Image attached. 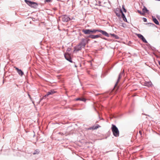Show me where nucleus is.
<instances>
[{"mask_svg": "<svg viewBox=\"0 0 160 160\" xmlns=\"http://www.w3.org/2000/svg\"><path fill=\"white\" fill-rule=\"evenodd\" d=\"M25 2L31 7L34 8H37L38 6L39 3L31 1L29 0H24Z\"/></svg>", "mask_w": 160, "mask_h": 160, "instance_id": "1", "label": "nucleus"}, {"mask_svg": "<svg viewBox=\"0 0 160 160\" xmlns=\"http://www.w3.org/2000/svg\"><path fill=\"white\" fill-rule=\"evenodd\" d=\"M82 31L84 34L89 35H92V34L96 33L97 32V29H84L82 30Z\"/></svg>", "mask_w": 160, "mask_h": 160, "instance_id": "2", "label": "nucleus"}, {"mask_svg": "<svg viewBox=\"0 0 160 160\" xmlns=\"http://www.w3.org/2000/svg\"><path fill=\"white\" fill-rule=\"evenodd\" d=\"M111 130L112 132L113 135L115 137L119 136V132L118 128L114 124H112Z\"/></svg>", "mask_w": 160, "mask_h": 160, "instance_id": "3", "label": "nucleus"}, {"mask_svg": "<svg viewBox=\"0 0 160 160\" xmlns=\"http://www.w3.org/2000/svg\"><path fill=\"white\" fill-rule=\"evenodd\" d=\"M61 17L62 18V21L63 22H68L71 20L70 18L67 15H62Z\"/></svg>", "mask_w": 160, "mask_h": 160, "instance_id": "4", "label": "nucleus"}, {"mask_svg": "<svg viewBox=\"0 0 160 160\" xmlns=\"http://www.w3.org/2000/svg\"><path fill=\"white\" fill-rule=\"evenodd\" d=\"M64 56L65 58L68 61L70 62L73 63V62L72 60V58L70 54L68 52H66L64 54Z\"/></svg>", "mask_w": 160, "mask_h": 160, "instance_id": "5", "label": "nucleus"}, {"mask_svg": "<svg viewBox=\"0 0 160 160\" xmlns=\"http://www.w3.org/2000/svg\"><path fill=\"white\" fill-rule=\"evenodd\" d=\"M122 11L121 8H117L114 10V12L116 14V16L118 18H120V13L121 14L122 13Z\"/></svg>", "mask_w": 160, "mask_h": 160, "instance_id": "6", "label": "nucleus"}, {"mask_svg": "<svg viewBox=\"0 0 160 160\" xmlns=\"http://www.w3.org/2000/svg\"><path fill=\"white\" fill-rule=\"evenodd\" d=\"M97 32H100L102 33V35L105 36L107 37H110L109 35L106 31L101 29H97Z\"/></svg>", "mask_w": 160, "mask_h": 160, "instance_id": "7", "label": "nucleus"}, {"mask_svg": "<svg viewBox=\"0 0 160 160\" xmlns=\"http://www.w3.org/2000/svg\"><path fill=\"white\" fill-rule=\"evenodd\" d=\"M137 35L138 38L140 39L143 42L145 43H148L147 41L142 35L141 34H137Z\"/></svg>", "mask_w": 160, "mask_h": 160, "instance_id": "8", "label": "nucleus"}, {"mask_svg": "<svg viewBox=\"0 0 160 160\" xmlns=\"http://www.w3.org/2000/svg\"><path fill=\"white\" fill-rule=\"evenodd\" d=\"M86 39L83 38L81 39V41L79 43L84 48L86 45Z\"/></svg>", "mask_w": 160, "mask_h": 160, "instance_id": "9", "label": "nucleus"}, {"mask_svg": "<svg viewBox=\"0 0 160 160\" xmlns=\"http://www.w3.org/2000/svg\"><path fill=\"white\" fill-rule=\"evenodd\" d=\"M82 48V47L79 43L76 46L74 47V52H78Z\"/></svg>", "mask_w": 160, "mask_h": 160, "instance_id": "10", "label": "nucleus"}, {"mask_svg": "<svg viewBox=\"0 0 160 160\" xmlns=\"http://www.w3.org/2000/svg\"><path fill=\"white\" fill-rule=\"evenodd\" d=\"M56 92L54 90L51 89L47 92V94L45 95L44 96V97H47L49 95H52V94L56 93Z\"/></svg>", "mask_w": 160, "mask_h": 160, "instance_id": "11", "label": "nucleus"}, {"mask_svg": "<svg viewBox=\"0 0 160 160\" xmlns=\"http://www.w3.org/2000/svg\"><path fill=\"white\" fill-rule=\"evenodd\" d=\"M15 68L19 75L22 76L24 74L23 72L21 69H19L17 67H15Z\"/></svg>", "mask_w": 160, "mask_h": 160, "instance_id": "12", "label": "nucleus"}, {"mask_svg": "<svg viewBox=\"0 0 160 160\" xmlns=\"http://www.w3.org/2000/svg\"><path fill=\"white\" fill-rule=\"evenodd\" d=\"M98 36L97 35H93L92 34V35H88L87 37V38H90L92 39H95L96 38H98Z\"/></svg>", "mask_w": 160, "mask_h": 160, "instance_id": "13", "label": "nucleus"}, {"mask_svg": "<svg viewBox=\"0 0 160 160\" xmlns=\"http://www.w3.org/2000/svg\"><path fill=\"white\" fill-rule=\"evenodd\" d=\"M152 20L153 22L157 25H159V22L157 19L154 17L152 16Z\"/></svg>", "mask_w": 160, "mask_h": 160, "instance_id": "14", "label": "nucleus"}, {"mask_svg": "<svg viewBox=\"0 0 160 160\" xmlns=\"http://www.w3.org/2000/svg\"><path fill=\"white\" fill-rule=\"evenodd\" d=\"M142 12L143 13V14H144L145 13H148L149 12V11L145 6H144L142 9Z\"/></svg>", "mask_w": 160, "mask_h": 160, "instance_id": "15", "label": "nucleus"}, {"mask_svg": "<svg viewBox=\"0 0 160 160\" xmlns=\"http://www.w3.org/2000/svg\"><path fill=\"white\" fill-rule=\"evenodd\" d=\"M122 77V76L121 75H120L119 74L118 78L117 79V82H116V84H115V85H114V88L115 87H117V85L118 84V83L119 82V81L120 80V79Z\"/></svg>", "mask_w": 160, "mask_h": 160, "instance_id": "16", "label": "nucleus"}, {"mask_svg": "<svg viewBox=\"0 0 160 160\" xmlns=\"http://www.w3.org/2000/svg\"><path fill=\"white\" fill-rule=\"evenodd\" d=\"M122 14V17L123 18V20L124 21L128 22V21L125 15L124 14L123 12L121 13Z\"/></svg>", "mask_w": 160, "mask_h": 160, "instance_id": "17", "label": "nucleus"}, {"mask_svg": "<svg viewBox=\"0 0 160 160\" xmlns=\"http://www.w3.org/2000/svg\"><path fill=\"white\" fill-rule=\"evenodd\" d=\"M110 35H111L113 38H114L116 39H119V37L118 36L114 33H110Z\"/></svg>", "mask_w": 160, "mask_h": 160, "instance_id": "18", "label": "nucleus"}, {"mask_svg": "<svg viewBox=\"0 0 160 160\" xmlns=\"http://www.w3.org/2000/svg\"><path fill=\"white\" fill-rule=\"evenodd\" d=\"M145 24L148 25V26L149 27H155L156 26L154 24L152 23L148 22L145 23Z\"/></svg>", "mask_w": 160, "mask_h": 160, "instance_id": "19", "label": "nucleus"}, {"mask_svg": "<svg viewBox=\"0 0 160 160\" xmlns=\"http://www.w3.org/2000/svg\"><path fill=\"white\" fill-rule=\"evenodd\" d=\"M76 101H80L84 102H85L86 101V99L84 98H76L75 99Z\"/></svg>", "mask_w": 160, "mask_h": 160, "instance_id": "20", "label": "nucleus"}, {"mask_svg": "<svg viewBox=\"0 0 160 160\" xmlns=\"http://www.w3.org/2000/svg\"><path fill=\"white\" fill-rule=\"evenodd\" d=\"M97 35H98V38H100L103 40H108V39L107 38L102 37V33L101 34H97Z\"/></svg>", "mask_w": 160, "mask_h": 160, "instance_id": "21", "label": "nucleus"}, {"mask_svg": "<svg viewBox=\"0 0 160 160\" xmlns=\"http://www.w3.org/2000/svg\"><path fill=\"white\" fill-rule=\"evenodd\" d=\"M146 84V85H145L148 86V87H150L152 85V83L151 82H147Z\"/></svg>", "mask_w": 160, "mask_h": 160, "instance_id": "22", "label": "nucleus"}, {"mask_svg": "<svg viewBox=\"0 0 160 160\" xmlns=\"http://www.w3.org/2000/svg\"><path fill=\"white\" fill-rule=\"evenodd\" d=\"M87 129L88 130H95V129L94 128V126H93L91 127L88 128H87Z\"/></svg>", "mask_w": 160, "mask_h": 160, "instance_id": "23", "label": "nucleus"}, {"mask_svg": "<svg viewBox=\"0 0 160 160\" xmlns=\"http://www.w3.org/2000/svg\"><path fill=\"white\" fill-rule=\"evenodd\" d=\"M40 151L38 149L36 150L33 153V154H38L39 153Z\"/></svg>", "mask_w": 160, "mask_h": 160, "instance_id": "24", "label": "nucleus"}, {"mask_svg": "<svg viewBox=\"0 0 160 160\" xmlns=\"http://www.w3.org/2000/svg\"><path fill=\"white\" fill-rule=\"evenodd\" d=\"M149 49H151L153 51H156V48L152 46L151 45H150Z\"/></svg>", "mask_w": 160, "mask_h": 160, "instance_id": "25", "label": "nucleus"}, {"mask_svg": "<svg viewBox=\"0 0 160 160\" xmlns=\"http://www.w3.org/2000/svg\"><path fill=\"white\" fill-rule=\"evenodd\" d=\"M122 9H123V11H124L125 12H127V10H126V9L125 8L124 5H122Z\"/></svg>", "mask_w": 160, "mask_h": 160, "instance_id": "26", "label": "nucleus"}, {"mask_svg": "<svg viewBox=\"0 0 160 160\" xmlns=\"http://www.w3.org/2000/svg\"><path fill=\"white\" fill-rule=\"evenodd\" d=\"M100 127V126L98 124H97L96 126H94V128L95 129H97L98 128Z\"/></svg>", "mask_w": 160, "mask_h": 160, "instance_id": "27", "label": "nucleus"}, {"mask_svg": "<svg viewBox=\"0 0 160 160\" xmlns=\"http://www.w3.org/2000/svg\"><path fill=\"white\" fill-rule=\"evenodd\" d=\"M101 3V2L100 1H98V3H96L95 4V5H97V6H101V5L100 4Z\"/></svg>", "mask_w": 160, "mask_h": 160, "instance_id": "28", "label": "nucleus"}, {"mask_svg": "<svg viewBox=\"0 0 160 160\" xmlns=\"http://www.w3.org/2000/svg\"><path fill=\"white\" fill-rule=\"evenodd\" d=\"M138 12L141 15H143V13L141 11L138 10Z\"/></svg>", "mask_w": 160, "mask_h": 160, "instance_id": "29", "label": "nucleus"}, {"mask_svg": "<svg viewBox=\"0 0 160 160\" xmlns=\"http://www.w3.org/2000/svg\"><path fill=\"white\" fill-rule=\"evenodd\" d=\"M142 19L144 22H147V19L146 18H143Z\"/></svg>", "mask_w": 160, "mask_h": 160, "instance_id": "30", "label": "nucleus"}, {"mask_svg": "<svg viewBox=\"0 0 160 160\" xmlns=\"http://www.w3.org/2000/svg\"><path fill=\"white\" fill-rule=\"evenodd\" d=\"M124 70H123L119 74V75H120L122 76L124 73Z\"/></svg>", "mask_w": 160, "mask_h": 160, "instance_id": "31", "label": "nucleus"}, {"mask_svg": "<svg viewBox=\"0 0 160 160\" xmlns=\"http://www.w3.org/2000/svg\"><path fill=\"white\" fill-rule=\"evenodd\" d=\"M71 50V48H68L67 50V52H69Z\"/></svg>", "mask_w": 160, "mask_h": 160, "instance_id": "32", "label": "nucleus"}, {"mask_svg": "<svg viewBox=\"0 0 160 160\" xmlns=\"http://www.w3.org/2000/svg\"><path fill=\"white\" fill-rule=\"evenodd\" d=\"M52 0H45V2H51Z\"/></svg>", "mask_w": 160, "mask_h": 160, "instance_id": "33", "label": "nucleus"}, {"mask_svg": "<svg viewBox=\"0 0 160 160\" xmlns=\"http://www.w3.org/2000/svg\"><path fill=\"white\" fill-rule=\"evenodd\" d=\"M86 41H87L86 42V44H88V43L89 41L90 40L89 39H86Z\"/></svg>", "mask_w": 160, "mask_h": 160, "instance_id": "34", "label": "nucleus"}, {"mask_svg": "<svg viewBox=\"0 0 160 160\" xmlns=\"http://www.w3.org/2000/svg\"><path fill=\"white\" fill-rule=\"evenodd\" d=\"M157 18L160 21V16L159 15H157Z\"/></svg>", "mask_w": 160, "mask_h": 160, "instance_id": "35", "label": "nucleus"}, {"mask_svg": "<svg viewBox=\"0 0 160 160\" xmlns=\"http://www.w3.org/2000/svg\"><path fill=\"white\" fill-rule=\"evenodd\" d=\"M28 96L29 98L31 100L32 99V98L31 97V96L29 93H28Z\"/></svg>", "mask_w": 160, "mask_h": 160, "instance_id": "36", "label": "nucleus"}, {"mask_svg": "<svg viewBox=\"0 0 160 160\" xmlns=\"http://www.w3.org/2000/svg\"><path fill=\"white\" fill-rule=\"evenodd\" d=\"M45 97H44V96L42 97V98H41L40 99V101H39V102H41L42 101V100L43 99H44V98Z\"/></svg>", "mask_w": 160, "mask_h": 160, "instance_id": "37", "label": "nucleus"}, {"mask_svg": "<svg viewBox=\"0 0 160 160\" xmlns=\"http://www.w3.org/2000/svg\"><path fill=\"white\" fill-rule=\"evenodd\" d=\"M147 46L148 47V48H149L150 45H151L150 44L148 43V42L147 43Z\"/></svg>", "mask_w": 160, "mask_h": 160, "instance_id": "38", "label": "nucleus"}, {"mask_svg": "<svg viewBox=\"0 0 160 160\" xmlns=\"http://www.w3.org/2000/svg\"><path fill=\"white\" fill-rule=\"evenodd\" d=\"M122 25H121V26L123 27V28H125V26H124V24L125 25V24L124 23H122Z\"/></svg>", "mask_w": 160, "mask_h": 160, "instance_id": "39", "label": "nucleus"}, {"mask_svg": "<svg viewBox=\"0 0 160 160\" xmlns=\"http://www.w3.org/2000/svg\"><path fill=\"white\" fill-rule=\"evenodd\" d=\"M73 62L75 64L74 67L75 68H77V66L76 65V64L75 63V62Z\"/></svg>", "mask_w": 160, "mask_h": 160, "instance_id": "40", "label": "nucleus"}, {"mask_svg": "<svg viewBox=\"0 0 160 160\" xmlns=\"http://www.w3.org/2000/svg\"><path fill=\"white\" fill-rule=\"evenodd\" d=\"M109 151V152H111V151ZM109 152V151H107V152H104V154H105L106 153H108Z\"/></svg>", "mask_w": 160, "mask_h": 160, "instance_id": "41", "label": "nucleus"}, {"mask_svg": "<svg viewBox=\"0 0 160 160\" xmlns=\"http://www.w3.org/2000/svg\"><path fill=\"white\" fill-rule=\"evenodd\" d=\"M132 43V42L131 41H129L128 42V44H130Z\"/></svg>", "mask_w": 160, "mask_h": 160, "instance_id": "42", "label": "nucleus"}, {"mask_svg": "<svg viewBox=\"0 0 160 160\" xmlns=\"http://www.w3.org/2000/svg\"><path fill=\"white\" fill-rule=\"evenodd\" d=\"M139 133H140V134L141 135V134H142V132H141V131H139Z\"/></svg>", "mask_w": 160, "mask_h": 160, "instance_id": "43", "label": "nucleus"}, {"mask_svg": "<svg viewBox=\"0 0 160 160\" xmlns=\"http://www.w3.org/2000/svg\"><path fill=\"white\" fill-rule=\"evenodd\" d=\"M158 62V64H159V65L160 66V61H159Z\"/></svg>", "mask_w": 160, "mask_h": 160, "instance_id": "44", "label": "nucleus"}, {"mask_svg": "<svg viewBox=\"0 0 160 160\" xmlns=\"http://www.w3.org/2000/svg\"><path fill=\"white\" fill-rule=\"evenodd\" d=\"M97 42L96 41H94V43H96V42Z\"/></svg>", "mask_w": 160, "mask_h": 160, "instance_id": "45", "label": "nucleus"}, {"mask_svg": "<svg viewBox=\"0 0 160 160\" xmlns=\"http://www.w3.org/2000/svg\"><path fill=\"white\" fill-rule=\"evenodd\" d=\"M3 83H4V80H3Z\"/></svg>", "mask_w": 160, "mask_h": 160, "instance_id": "46", "label": "nucleus"}, {"mask_svg": "<svg viewBox=\"0 0 160 160\" xmlns=\"http://www.w3.org/2000/svg\"><path fill=\"white\" fill-rule=\"evenodd\" d=\"M146 115H148V116H149L148 115H147V114H145Z\"/></svg>", "mask_w": 160, "mask_h": 160, "instance_id": "47", "label": "nucleus"}, {"mask_svg": "<svg viewBox=\"0 0 160 160\" xmlns=\"http://www.w3.org/2000/svg\"><path fill=\"white\" fill-rule=\"evenodd\" d=\"M141 1H142V0H141Z\"/></svg>", "mask_w": 160, "mask_h": 160, "instance_id": "48", "label": "nucleus"}]
</instances>
